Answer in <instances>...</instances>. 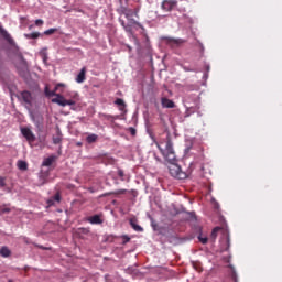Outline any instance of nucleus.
Returning <instances> with one entry per match:
<instances>
[{"instance_id": "f257e3e1", "label": "nucleus", "mask_w": 282, "mask_h": 282, "mask_svg": "<svg viewBox=\"0 0 282 282\" xmlns=\"http://www.w3.org/2000/svg\"><path fill=\"white\" fill-rule=\"evenodd\" d=\"M156 148L159 149L161 155L170 164L169 172L170 175L176 180H185L187 177L186 173L181 171L180 165L176 163V154L173 147V141L171 139V134L167 133L166 138L155 142Z\"/></svg>"}, {"instance_id": "f03ea898", "label": "nucleus", "mask_w": 282, "mask_h": 282, "mask_svg": "<svg viewBox=\"0 0 282 282\" xmlns=\"http://www.w3.org/2000/svg\"><path fill=\"white\" fill-rule=\"evenodd\" d=\"M78 100V93H75L72 99H65L63 95H57V98H53L52 102L59 105V107H74Z\"/></svg>"}, {"instance_id": "7ed1b4c3", "label": "nucleus", "mask_w": 282, "mask_h": 282, "mask_svg": "<svg viewBox=\"0 0 282 282\" xmlns=\"http://www.w3.org/2000/svg\"><path fill=\"white\" fill-rule=\"evenodd\" d=\"M20 100L25 105L26 109H30V107H32V93L28 91V90H23L20 94Z\"/></svg>"}, {"instance_id": "20e7f679", "label": "nucleus", "mask_w": 282, "mask_h": 282, "mask_svg": "<svg viewBox=\"0 0 282 282\" xmlns=\"http://www.w3.org/2000/svg\"><path fill=\"white\" fill-rule=\"evenodd\" d=\"M21 134L25 138V140L29 143H34V141H36V137L34 135V133L32 132V130L30 128H22Z\"/></svg>"}, {"instance_id": "39448f33", "label": "nucleus", "mask_w": 282, "mask_h": 282, "mask_svg": "<svg viewBox=\"0 0 282 282\" xmlns=\"http://www.w3.org/2000/svg\"><path fill=\"white\" fill-rule=\"evenodd\" d=\"M165 43L169 47L175 48V47H181V45H183L185 41L182 39L166 37Z\"/></svg>"}, {"instance_id": "423d86ee", "label": "nucleus", "mask_w": 282, "mask_h": 282, "mask_svg": "<svg viewBox=\"0 0 282 282\" xmlns=\"http://www.w3.org/2000/svg\"><path fill=\"white\" fill-rule=\"evenodd\" d=\"M177 4V1L175 0H163L161 8L164 11H172Z\"/></svg>"}, {"instance_id": "0eeeda50", "label": "nucleus", "mask_w": 282, "mask_h": 282, "mask_svg": "<svg viewBox=\"0 0 282 282\" xmlns=\"http://www.w3.org/2000/svg\"><path fill=\"white\" fill-rule=\"evenodd\" d=\"M161 105H162V107H164V109H174V107H175L174 101L166 97H162Z\"/></svg>"}, {"instance_id": "6e6552de", "label": "nucleus", "mask_w": 282, "mask_h": 282, "mask_svg": "<svg viewBox=\"0 0 282 282\" xmlns=\"http://www.w3.org/2000/svg\"><path fill=\"white\" fill-rule=\"evenodd\" d=\"M48 207L55 206L56 204H61V194L56 193L53 197L46 200Z\"/></svg>"}, {"instance_id": "1a4fd4ad", "label": "nucleus", "mask_w": 282, "mask_h": 282, "mask_svg": "<svg viewBox=\"0 0 282 282\" xmlns=\"http://www.w3.org/2000/svg\"><path fill=\"white\" fill-rule=\"evenodd\" d=\"M58 87H63V84H57L54 90H50L48 87H45V96H56V98H58V96H61V94H56V91H58Z\"/></svg>"}, {"instance_id": "9d476101", "label": "nucleus", "mask_w": 282, "mask_h": 282, "mask_svg": "<svg viewBox=\"0 0 282 282\" xmlns=\"http://www.w3.org/2000/svg\"><path fill=\"white\" fill-rule=\"evenodd\" d=\"M21 76L28 74V62L24 58H21V67L18 66Z\"/></svg>"}, {"instance_id": "9b49d317", "label": "nucleus", "mask_w": 282, "mask_h": 282, "mask_svg": "<svg viewBox=\"0 0 282 282\" xmlns=\"http://www.w3.org/2000/svg\"><path fill=\"white\" fill-rule=\"evenodd\" d=\"M86 74H87V68L83 67L79 72V74L76 77V83H85L86 80Z\"/></svg>"}, {"instance_id": "f8f14e48", "label": "nucleus", "mask_w": 282, "mask_h": 282, "mask_svg": "<svg viewBox=\"0 0 282 282\" xmlns=\"http://www.w3.org/2000/svg\"><path fill=\"white\" fill-rule=\"evenodd\" d=\"M121 11L126 15L128 20H130V17L138 15V11L133 12L131 9H128L127 7L121 6Z\"/></svg>"}, {"instance_id": "ddd939ff", "label": "nucleus", "mask_w": 282, "mask_h": 282, "mask_svg": "<svg viewBox=\"0 0 282 282\" xmlns=\"http://www.w3.org/2000/svg\"><path fill=\"white\" fill-rule=\"evenodd\" d=\"M88 221L91 225H102V218H100V215H94L89 217Z\"/></svg>"}, {"instance_id": "4468645a", "label": "nucleus", "mask_w": 282, "mask_h": 282, "mask_svg": "<svg viewBox=\"0 0 282 282\" xmlns=\"http://www.w3.org/2000/svg\"><path fill=\"white\" fill-rule=\"evenodd\" d=\"M11 254H12V252H11V250H10L7 246H4V247H2V248L0 249V256H1L2 258H10Z\"/></svg>"}, {"instance_id": "2eb2a0df", "label": "nucleus", "mask_w": 282, "mask_h": 282, "mask_svg": "<svg viewBox=\"0 0 282 282\" xmlns=\"http://www.w3.org/2000/svg\"><path fill=\"white\" fill-rule=\"evenodd\" d=\"M52 164H54V156H48V158L44 159L42 166L50 167V166H52Z\"/></svg>"}, {"instance_id": "dca6fc26", "label": "nucleus", "mask_w": 282, "mask_h": 282, "mask_svg": "<svg viewBox=\"0 0 282 282\" xmlns=\"http://www.w3.org/2000/svg\"><path fill=\"white\" fill-rule=\"evenodd\" d=\"M130 225L131 228L135 231V232H142L143 228L140 225H137L135 220L130 219Z\"/></svg>"}, {"instance_id": "f3484780", "label": "nucleus", "mask_w": 282, "mask_h": 282, "mask_svg": "<svg viewBox=\"0 0 282 282\" xmlns=\"http://www.w3.org/2000/svg\"><path fill=\"white\" fill-rule=\"evenodd\" d=\"M98 141V134H89L87 138H86V142L88 144H94Z\"/></svg>"}, {"instance_id": "a211bd4d", "label": "nucleus", "mask_w": 282, "mask_h": 282, "mask_svg": "<svg viewBox=\"0 0 282 282\" xmlns=\"http://www.w3.org/2000/svg\"><path fill=\"white\" fill-rule=\"evenodd\" d=\"M18 169L20 171H28V162L23 160L18 161Z\"/></svg>"}, {"instance_id": "6ab92c4d", "label": "nucleus", "mask_w": 282, "mask_h": 282, "mask_svg": "<svg viewBox=\"0 0 282 282\" xmlns=\"http://www.w3.org/2000/svg\"><path fill=\"white\" fill-rule=\"evenodd\" d=\"M221 230H223L221 227H215V228L213 229V231H212L210 239H212L213 241H215L216 238H217L218 232L221 231Z\"/></svg>"}, {"instance_id": "aec40b11", "label": "nucleus", "mask_w": 282, "mask_h": 282, "mask_svg": "<svg viewBox=\"0 0 282 282\" xmlns=\"http://www.w3.org/2000/svg\"><path fill=\"white\" fill-rule=\"evenodd\" d=\"M39 36H41V33H39V32L24 34L25 39H39Z\"/></svg>"}, {"instance_id": "412c9836", "label": "nucleus", "mask_w": 282, "mask_h": 282, "mask_svg": "<svg viewBox=\"0 0 282 282\" xmlns=\"http://www.w3.org/2000/svg\"><path fill=\"white\" fill-rule=\"evenodd\" d=\"M40 56L41 58L43 59V63H47V51L45 48H43L41 52H40Z\"/></svg>"}, {"instance_id": "4be33fe9", "label": "nucleus", "mask_w": 282, "mask_h": 282, "mask_svg": "<svg viewBox=\"0 0 282 282\" xmlns=\"http://www.w3.org/2000/svg\"><path fill=\"white\" fill-rule=\"evenodd\" d=\"M185 91H196L198 89L197 85H186L184 87Z\"/></svg>"}, {"instance_id": "5701e85b", "label": "nucleus", "mask_w": 282, "mask_h": 282, "mask_svg": "<svg viewBox=\"0 0 282 282\" xmlns=\"http://www.w3.org/2000/svg\"><path fill=\"white\" fill-rule=\"evenodd\" d=\"M123 30L130 34L131 36H133V32H132V25L130 23L126 24Z\"/></svg>"}, {"instance_id": "b1692460", "label": "nucleus", "mask_w": 282, "mask_h": 282, "mask_svg": "<svg viewBox=\"0 0 282 282\" xmlns=\"http://www.w3.org/2000/svg\"><path fill=\"white\" fill-rule=\"evenodd\" d=\"M63 142V138L61 135L53 137V144L58 145Z\"/></svg>"}, {"instance_id": "393cba45", "label": "nucleus", "mask_w": 282, "mask_h": 282, "mask_svg": "<svg viewBox=\"0 0 282 282\" xmlns=\"http://www.w3.org/2000/svg\"><path fill=\"white\" fill-rule=\"evenodd\" d=\"M56 32H58V29H48V30L44 31V34H45V36H51V34H54Z\"/></svg>"}, {"instance_id": "a878e982", "label": "nucleus", "mask_w": 282, "mask_h": 282, "mask_svg": "<svg viewBox=\"0 0 282 282\" xmlns=\"http://www.w3.org/2000/svg\"><path fill=\"white\" fill-rule=\"evenodd\" d=\"M126 193H127V189H118L116 192H111L110 195L119 196V195H124Z\"/></svg>"}, {"instance_id": "bb28decb", "label": "nucleus", "mask_w": 282, "mask_h": 282, "mask_svg": "<svg viewBox=\"0 0 282 282\" xmlns=\"http://www.w3.org/2000/svg\"><path fill=\"white\" fill-rule=\"evenodd\" d=\"M115 105H118V107H126V104H124L123 99H121V98H117L115 100Z\"/></svg>"}, {"instance_id": "cd10ccee", "label": "nucleus", "mask_w": 282, "mask_h": 282, "mask_svg": "<svg viewBox=\"0 0 282 282\" xmlns=\"http://www.w3.org/2000/svg\"><path fill=\"white\" fill-rule=\"evenodd\" d=\"M6 41H8V43H13L14 40L12 39V36L8 33V32H4L3 34Z\"/></svg>"}, {"instance_id": "c85d7f7f", "label": "nucleus", "mask_w": 282, "mask_h": 282, "mask_svg": "<svg viewBox=\"0 0 282 282\" xmlns=\"http://www.w3.org/2000/svg\"><path fill=\"white\" fill-rule=\"evenodd\" d=\"M198 239H199L202 245H207V242H208L207 237L198 236Z\"/></svg>"}, {"instance_id": "c756f323", "label": "nucleus", "mask_w": 282, "mask_h": 282, "mask_svg": "<svg viewBox=\"0 0 282 282\" xmlns=\"http://www.w3.org/2000/svg\"><path fill=\"white\" fill-rule=\"evenodd\" d=\"M121 239H122V245H127V243L130 241V237L127 236V235H123V236L121 237Z\"/></svg>"}, {"instance_id": "7c9ffc66", "label": "nucleus", "mask_w": 282, "mask_h": 282, "mask_svg": "<svg viewBox=\"0 0 282 282\" xmlns=\"http://www.w3.org/2000/svg\"><path fill=\"white\" fill-rule=\"evenodd\" d=\"M4 187H7L6 178L0 177V188H4Z\"/></svg>"}, {"instance_id": "2f4dec72", "label": "nucleus", "mask_w": 282, "mask_h": 282, "mask_svg": "<svg viewBox=\"0 0 282 282\" xmlns=\"http://www.w3.org/2000/svg\"><path fill=\"white\" fill-rule=\"evenodd\" d=\"M118 176L121 178L122 182L124 181V172L121 169L118 170Z\"/></svg>"}, {"instance_id": "473e14b6", "label": "nucleus", "mask_w": 282, "mask_h": 282, "mask_svg": "<svg viewBox=\"0 0 282 282\" xmlns=\"http://www.w3.org/2000/svg\"><path fill=\"white\" fill-rule=\"evenodd\" d=\"M79 234L89 235V229H87V228H79Z\"/></svg>"}, {"instance_id": "72a5a7b5", "label": "nucleus", "mask_w": 282, "mask_h": 282, "mask_svg": "<svg viewBox=\"0 0 282 282\" xmlns=\"http://www.w3.org/2000/svg\"><path fill=\"white\" fill-rule=\"evenodd\" d=\"M50 176V171H46L43 173V171L41 172V177L43 178H47Z\"/></svg>"}, {"instance_id": "f704fd0d", "label": "nucleus", "mask_w": 282, "mask_h": 282, "mask_svg": "<svg viewBox=\"0 0 282 282\" xmlns=\"http://www.w3.org/2000/svg\"><path fill=\"white\" fill-rule=\"evenodd\" d=\"M35 247H37L39 249H42V250H51L52 249L50 247H43L41 245H36Z\"/></svg>"}, {"instance_id": "c9c22d12", "label": "nucleus", "mask_w": 282, "mask_h": 282, "mask_svg": "<svg viewBox=\"0 0 282 282\" xmlns=\"http://www.w3.org/2000/svg\"><path fill=\"white\" fill-rule=\"evenodd\" d=\"M35 25H43V20H41V19H37V20H35Z\"/></svg>"}, {"instance_id": "e433bc0d", "label": "nucleus", "mask_w": 282, "mask_h": 282, "mask_svg": "<svg viewBox=\"0 0 282 282\" xmlns=\"http://www.w3.org/2000/svg\"><path fill=\"white\" fill-rule=\"evenodd\" d=\"M119 22H120V24H121V26L124 29L126 28V25L128 24V23H126L123 20H119Z\"/></svg>"}, {"instance_id": "4c0bfd02", "label": "nucleus", "mask_w": 282, "mask_h": 282, "mask_svg": "<svg viewBox=\"0 0 282 282\" xmlns=\"http://www.w3.org/2000/svg\"><path fill=\"white\" fill-rule=\"evenodd\" d=\"M183 69H184V72H194V69L188 68V67H186V66H184Z\"/></svg>"}, {"instance_id": "58836bf2", "label": "nucleus", "mask_w": 282, "mask_h": 282, "mask_svg": "<svg viewBox=\"0 0 282 282\" xmlns=\"http://www.w3.org/2000/svg\"><path fill=\"white\" fill-rule=\"evenodd\" d=\"M23 241H24L26 245H30V243H31L30 239L26 238V237L23 238Z\"/></svg>"}, {"instance_id": "ea45409f", "label": "nucleus", "mask_w": 282, "mask_h": 282, "mask_svg": "<svg viewBox=\"0 0 282 282\" xmlns=\"http://www.w3.org/2000/svg\"><path fill=\"white\" fill-rule=\"evenodd\" d=\"M130 132H131V135H135V129L134 128H130Z\"/></svg>"}, {"instance_id": "a19ab883", "label": "nucleus", "mask_w": 282, "mask_h": 282, "mask_svg": "<svg viewBox=\"0 0 282 282\" xmlns=\"http://www.w3.org/2000/svg\"><path fill=\"white\" fill-rule=\"evenodd\" d=\"M129 0H119L121 7H123V2L127 3Z\"/></svg>"}, {"instance_id": "79ce46f5", "label": "nucleus", "mask_w": 282, "mask_h": 282, "mask_svg": "<svg viewBox=\"0 0 282 282\" xmlns=\"http://www.w3.org/2000/svg\"><path fill=\"white\" fill-rule=\"evenodd\" d=\"M226 240H227V246H228V248H229V246H230V239H229L228 236H227Z\"/></svg>"}, {"instance_id": "37998d69", "label": "nucleus", "mask_w": 282, "mask_h": 282, "mask_svg": "<svg viewBox=\"0 0 282 282\" xmlns=\"http://www.w3.org/2000/svg\"><path fill=\"white\" fill-rule=\"evenodd\" d=\"M130 22L140 25V24H139L137 21H134V20H130Z\"/></svg>"}, {"instance_id": "c03bdc74", "label": "nucleus", "mask_w": 282, "mask_h": 282, "mask_svg": "<svg viewBox=\"0 0 282 282\" xmlns=\"http://www.w3.org/2000/svg\"><path fill=\"white\" fill-rule=\"evenodd\" d=\"M155 160H156L158 162H161V160H160L158 156H155Z\"/></svg>"}, {"instance_id": "a18cd8bd", "label": "nucleus", "mask_w": 282, "mask_h": 282, "mask_svg": "<svg viewBox=\"0 0 282 282\" xmlns=\"http://www.w3.org/2000/svg\"><path fill=\"white\" fill-rule=\"evenodd\" d=\"M12 2H17V1H19V0H11Z\"/></svg>"}, {"instance_id": "49530a36", "label": "nucleus", "mask_w": 282, "mask_h": 282, "mask_svg": "<svg viewBox=\"0 0 282 282\" xmlns=\"http://www.w3.org/2000/svg\"><path fill=\"white\" fill-rule=\"evenodd\" d=\"M8 282H14L13 280H9Z\"/></svg>"}]
</instances>
